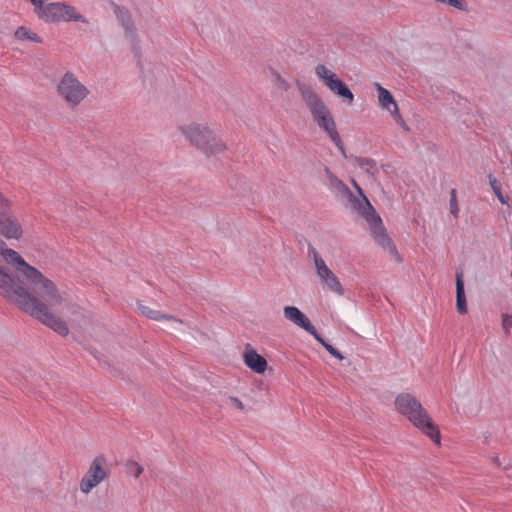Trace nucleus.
Segmentation results:
<instances>
[{
  "instance_id": "f257e3e1",
  "label": "nucleus",
  "mask_w": 512,
  "mask_h": 512,
  "mask_svg": "<svg viewBox=\"0 0 512 512\" xmlns=\"http://www.w3.org/2000/svg\"><path fill=\"white\" fill-rule=\"evenodd\" d=\"M0 255L11 267L18 281L0 267V293L10 303L40 321L61 336L69 333L64 320L51 312L64 301L56 284L37 268L28 264L16 250L8 248L0 239Z\"/></svg>"
},
{
  "instance_id": "f03ea898",
  "label": "nucleus",
  "mask_w": 512,
  "mask_h": 512,
  "mask_svg": "<svg viewBox=\"0 0 512 512\" xmlns=\"http://www.w3.org/2000/svg\"><path fill=\"white\" fill-rule=\"evenodd\" d=\"M396 411L408 419L436 444H440V432L420 401L410 393H400L395 398Z\"/></svg>"
},
{
  "instance_id": "7ed1b4c3",
  "label": "nucleus",
  "mask_w": 512,
  "mask_h": 512,
  "mask_svg": "<svg viewBox=\"0 0 512 512\" xmlns=\"http://www.w3.org/2000/svg\"><path fill=\"white\" fill-rule=\"evenodd\" d=\"M178 131L192 146L205 155H215L226 149L221 135L207 122H188L178 126Z\"/></svg>"
},
{
  "instance_id": "20e7f679",
  "label": "nucleus",
  "mask_w": 512,
  "mask_h": 512,
  "mask_svg": "<svg viewBox=\"0 0 512 512\" xmlns=\"http://www.w3.org/2000/svg\"><path fill=\"white\" fill-rule=\"evenodd\" d=\"M367 222L370 230V234L374 241L395 261L401 262L402 258L392 240L388 234L386 228L383 225L381 217L377 214L371 203L364 201V208L358 212Z\"/></svg>"
},
{
  "instance_id": "39448f33",
  "label": "nucleus",
  "mask_w": 512,
  "mask_h": 512,
  "mask_svg": "<svg viewBox=\"0 0 512 512\" xmlns=\"http://www.w3.org/2000/svg\"><path fill=\"white\" fill-rule=\"evenodd\" d=\"M56 91L58 97L70 109L79 107L90 94L88 87L71 71L62 75L57 83Z\"/></svg>"
},
{
  "instance_id": "423d86ee",
  "label": "nucleus",
  "mask_w": 512,
  "mask_h": 512,
  "mask_svg": "<svg viewBox=\"0 0 512 512\" xmlns=\"http://www.w3.org/2000/svg\"><path fill=\"white\" fill-rule=\"evenodd\" d=\"M325 177L328 181L329 189L336 194V196L345 198L349 201L352 209L359 212L364 208V201L370 203L368 198L364 195L359 185L353 181L354 187L358 191V195H354L350 188L339 179L329 168L324 169Z\"/></svg>"
},
{
  "instance_id": "0eeeda50",
  "label": "nucleus",
  "mask_w": 512,
  "mask_h": 512,
  "mask_svg": "<svg viewBox=\"0 0 512 512\" xmlns=\"http://www.w3.org/2000/svg\"><path fill=\"white\" fill-rule=\"evenodd\" d=\"M308 257L313 260L316 274L320 279L323 288L335 293L338 296H343L345 290L335 275V273L328 267L323 257L311 245L308 246Z\"/></svg>"
},
{
  "instance_id": "6e6552de",
  "label": "nucleus",
  "mask_w": 512,
  "mask_h": 512,
  "mask_svg": "<svg viewBox=\"0 0 512 512\" xmlns=\"http://www.w3.org/2000/svg\"><path fill=\"white\" fill-rule=\"evenodd\" d=\"M3 202L0 204V235L7 240H20L24 230L19 219L12 212V201L2 194Z\"/></svg>"
},
{
  "instance_id": "1a4fd4ad",
  "label": "nucleus",
  "mask_w": 512,
  "mask_h": 512,
  "mask_svg": "<svg viewBox=\"0 0 512 512\" xmlns=\"http://www.w3.org/2000/svg\"><path fill=\"white\" fill-rule=\"evenodd\" d=\"M283 314L288 321L312 335L333 357L339 360L344 359V356L336 348L321 337L315 327L311 324L310 320L299 308L295 306H285L283 308Z\"/></svg>"
},
{
  "instance_id": "9d476101",
  "label": "nucleus",
  "mask_w": 512,
  "mask_h": 512,
  "mask_svg": "<svg viewBox=\"0 0 512 512\" xmlns=\"http://www.w3.org/2000/svg\"><path fill=\"white\" fill-rule=\"evenodd\" d=\"M108 476L109 469L105 456H96L80 480L79 489L81 493L84 495L90 494L92 490L105 481Z\"/></svg>"
},
{
  "instance_id": "9b49d317",
  "label": "nucleus",
  "mask_w": 512,
  "mask_h": 512,
  "mask_svg": "<svg viewBox=\"0 0 512 512\" xmlns=\"http://www.w3.org/2000/svg\"><path fill=\"white\" fill-rule=\"evenodd\" d=\"M315 74L334 95L344 99L349 105L354 102V94L349 87L324 64L315 67Z\"/></svg>"
},
{
  "instance_id": "f8f14e48",
  "label": "nucleus",
  "mask_w": 512,
  "mask_h": 512,
  "mask_svg": "<svg viewBox=\"0 0 512 512\" xmlns=\"http://www.w3.org/2000/svg\"><path fill=\"white\" fill-rule=\"evenodd\" d=\"M296 86L301 99L309 109L314 122L331 114L328 106L310 85L297 81Z\"/></svg>"
},
{
  "instance_id": "ddd939ff",
  "label": "nucleus",
  "mask_w": 512,
  "mask_h": 512,
  "mask_svg": "<svg viewBox=\"0 0 512 512\" xmlns=\"http://www.w3.org/2000/svg\"><path fill=\"white\" fill-rule=\"evenodd\" d=\"M58 23H82L89 25V20L80 10L68 2L61 1Z\"/></svg>"
},
{
  "instance_id": "4468645a",
  "label": "nucleus",
  "mask_w": 512,
  "mask_h": 512,
  "mask_svg": "<svg viewBox=\"0 0 512 512\" xmlns=\"http://www.w3.org/2000/svg\"><path fill=\"white\" fill-rule=\"evenodd\" d=\"M316 125L323 130L330 140L335 144V146L344 153V145L342 139L337 131L335 120L332 116V113L326 116L325 118H320L315 121Z\"/></svg>"
},
{
  "instance_id": "2eb2a0df",
  "label": "nucleus",
  "mask_w": 512,
  "mask_h": 512,
  "mask_svg": "<svg viewBox=\"0 0 512 512\" xmlns=\"http://www.w3.org/2000/svg\"><path fill=\"white\" fill-rule=\"evenodd\" d=\"M243 359L245 365L257 374H263L267 369L266 359L251 348L249 344L246 346Z\"/></svg>"
},
{
  "instance_id": "dca6fc26",
  "label": "nucleus",
  "mask_w": 512,
  "mask_h": 512,
  "mask_svg": "<svg viewBox=\"0 0 512 512\" xmlns=\"http://www.w3.org/2000/svg\"><path fill=\"white\" fill-rule=\"evenodd\" d=\"M61 1H50L37 14L36 17L45 24H58Z\"/></svg>"
},
{
  "instance_id": "f3484780",
  "label": "nucleus",
  "mask_w": 512,
  "mask_h": 512,
  "mask_svg": "<svg viewBox=\"0 0 512 512\" xmlns=\"http://www.w3.org/2000/svg\"><path fill=\"white\" fill-rule=\"evenodd\" d=\"M375 87L378 92V101L380 106L386 109L391 114H397L398 105L394 100L392 94L386 88L382 87L379 83H376Z\"/></svg>"
},
{
  "instance_id": "a211bd4d",
  "label": "nucleus",
  "mask_w": 512,
  "mask_h": 512,
  "mask_svg": "<svg viewBox=\"0 0 512 512\" xmlns=\"http://www.w3.org/2000/svg\"><path fill=\"white\" fill-rule=\"evenodd\" d=\"M114 14L121 23L122 27L125 30V34L127 37H129L131 40L134 39V24L131 19V16L129 12L118 5H114L113 8Z\"/></svg>"
},
{
  "instance_id": "6ab92c4d",
  "label": "nucleus",
  "mask_w": 512,
  "mask_h": 512,
  "mask_svg": "<svg viewBox=\"0 0 512 512\" xmlns=\"http://www.w3.org/2000/svg\"><path fill=\"white\" fill-rule=\"evenodd\" d=\"M456 307L460 314L467 313L466 297L461 274H457L456 278Z\"/></svg>"
},
{
  "instance_id": "aec40b11",
  "label": "nucleus",
  "mask_w": 512,
  "mask_h": 512,
  "mask_svg": "<svg viewBox=\"0 0 512 512\" xmlns=\"http://www.w3.org/2000/svg\"><path fill=\"white\" fill-rule=\"evenodd\" d=\"M15 38L19 41L29 40L35 43H42V38L30 29L20 26L15 31Z\"/></svg>"
},
{
  "instance_id": "412c9836",
  "label": "nucleus",
  "mask_w": 512,
  "mask_h": 512,
  "mask_svg": "<svg viewBox=\"0 0 512 512\" xmlns=\"http://www.w3.org/2000/svg\"><path fill=\"white\" fill-rule=\"evenodd\" d=\"M138 311L141 315L152 320L161 321L164 320V318H166V314H163L162 312L157 310H153L141 303H138Z\"/></svg>"
},
{
  "instance_id": "4be33fe9",
  "label": "nucleus",
  "mask_w": 512,
  "mask_h": 512,
  "mask_svg": "<svg viewBox=\"0 0 512 512\" xmlns=\"http://www.w3.org/2000/svg\"><path fill=\"white\" fill-rule=\"evenodd\" d=\"M356 164L369 174H374L377 171V164L373 159L366 157H357Z\"/></svg>"
},
{
  "instance_id": "5701e85b",
  "label": "nucleus",
  "mask_w": 512,
  "mask_h": 512,
  "mask_svg": "<svg viewBox=\"0 0 512 512\" xmlns=\"http://www.w3.org/2000/svg\"><path fill=\"white\" fill-rule=\"evenodd\" d=\"M270 73L272 80L278 89H280L281 91L290 90L291 84L286 79H284L277 70L270 68Z\"/></svg>"
},
{
  "instance_id": "b1692460",
  "label": "nucleus",
  "mask_w": 512,
  "mask_h": 512,
  "mask_svg": "<svg viewBox=\"0 0 512 512\" xmlns=\"http://www.w3.org/2000/svg\"><path fill=\"white\" fill-rule=\"evenodd\" d=\"M435 3L452 7L459 11H467L468 5L466 0H433Z\"/></svg>"
},
{
  "instance_id": "393cba45",
  "label": "nucleus",
  "mask_w": 512,
  "mask_h": 512,
  "mask_svg": "<svg viewBox=\"0 0 512 512\" xmlns=\"http://www.w3.org/2000/svg\"><path fill=\"white\" fill-rule=\"evenodd\" d=\"M125 472L131 477L138 478L143 473V467L136 461L130 460L125 463Z\"/></svg>"
},
{
  "instance_id": "a878e982",
  "label": "nucleus",
  "mask_w": 512,
  "mask_h": 512,
  "mask_svg": "<svg viewBox=\"0 0 512 512\" xmlns=\"http://www.w3.org/2000/svg\"><path fill=\"white\" fill-rule=\"evenodd\" d=\"M489 183H490V186H491L493 192L495 193L496 197L500 201V203L502 205L508 204L506 198L503 196V194L501 192V189H500V187L498 185V182H497L496 178L493 177L492 175H489Z\"/></svg>"
},
{
  "instance_id": "bb28decb",
  "label": "nucleus",
  "mask_w": 512,
  "mask_h": 512,
  "mask_svg": "<svg viewBox=\"0 0 512 512\" xmlns=\"http://www.w3.org/2000/svg\"><path fill=\"white\" fill-rule=\"evenodd\" d=\"M449 208L451 215H453L454 218H458L460 209L458 206L457 193L455 189H452L450 192Z\"/></svg>"
},
{
  "instance_id": "cd10ccee",
  "label": "nucleus",
  "mask_w": 512,
  "mask_h": 512,
  "mask_svg": "<svg viewBox=\"0 0 512 512\" xmlns=\"http://www.w3.org/2000/svg\"><path fill=\"white\" fill-rule=\"evenodd\" d=\"M226 405L229 406L230 408L236 409L238 411L245 410V406H244L243 402L239 398L234 397V396H229L226 399Z\"/></svg>"
},
{
  "instance_id": "c85d7f7f",
  "label": "nucleus",
  "mask_w": 512,
  "mask_h": 512,
  "mask_svg": "<svg viewBox=\"0 0 512 512\" xmlns=\"http://www.w3.org/2000/svg\"><path fill=\"white\" fill-rule=\"evenodd\" d=\"M502 328L506 335L510 333V329L512 327V315L510 314H502Z\"/></svg>"
},
{
  "instance_id": "c756f323",
  "label": "nucleus",
  "mask_w": 512,
  "mask_h": 512,
  "mask_svg": "<svg viewBox=\"0 0 512 512\" xmlns=\"http://www.w3.org/2000/svg\"><path fill=\"white\" fill-rule=\"evenodd\" d=\"M168 322V325L170 328L175 330H180L182 326H184V323L182 320H179L173 316L166 315V318H164Z\"/></svg>"
},
{
  "instance_id": "7c9ffc66",
  "label": "nucleus",
  "mask_w": 512,
  "mask_h": 512,
  "mask_svg": "<svg viewBox=\"0 0 512 512\" xmlns=\"http://www.w3.org/2000/svg\"><path fill=\"white\" fill-rule=\"evenodd\" d=\"M395 118V121L405 130H408V126L402 116L399 114V110L397 111V114H392Z\"/></svg>"
},
{
  "instance_id": "2f4dec72",
  "label": "nucleus",
  "mask_w": 512,
  "mask_h": 512,
  "mask_svg": "<svg viewBox=\"0 0 512 512\" xmlns=\"http://www.w3.org/2000/svg\"><path fill=\"white\" fill-rule=\"evenodd\" d=\"M492 462H493V464H494V465H496L497 467H500V465H501L500 459H499V457H497V456L492 458Z\"/></svg>"
}]
</instances>
